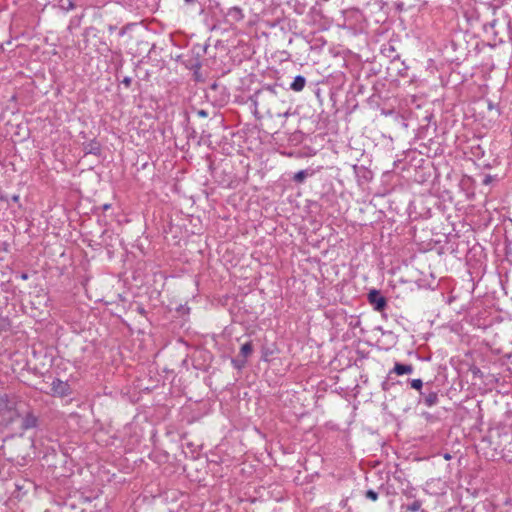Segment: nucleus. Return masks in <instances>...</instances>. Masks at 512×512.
Segmentation results:
<instances>
[{
    "label": "nucleus",
    "mask_w": 512,
    "mask_h": 512,
    "mask_svg": "<svg viewBox=\"0 0 512 512\" xmlns=\"http://www.w3.org/2000/svg\"><path fill=\"white\" fill-rule=\"evenodd\" d=\"M288 92L279 84L265 85L258 90L253 98V104L256 108L264 110L269 117H285L290 115L291 105L287 101Z\"/></svg>",
    "instance_id": "f257e3e1"
},
{
    "label": "nucleus",
    "mask_w": 512,
    "mask_h": 512,
    "mask_svg": "<svg viewBox=\"0 0 512 512\" xmlns=\"http://www.w3.org/2000/svg\"><path fill=\"white\" fill-rule=\"evenodd\" d=\"M495 39L499 43L512 44V21L508 16L497 18L491 23Z\"/></svg>",
    "instance_id": "f03ea898"
},
{
    "label": "nucleus",
    "mask_w": 512,
    "mask_h": 512,
    "mask_svg": "<svg viewBox=\"0 0 512 512\" xmlns=\"http://www.w3.org/2000/svg\"><path fill=\"white\" fill-rule=\"evenodd\" d=\"M439 402L438 392L431 389V383H426L425 390L420 392L419 403H423L427 407H433Z\"/></svg>",
    "instance_id": "7ed1b4c3"
},
{
    "label": "nucleus",
    "mask_w": 512,
    "mask_h": 512,
    "mask_svg": "<svg viewBox=\"0 0 512 512\" xmlns=\"http://www.w3.org/2000/svg\"><path fill=\"white\" fill-rule=\"evenodd\" d=\"M368 301L373 306L374 310L378 312L383 311L387 306L386 298L376 289L368 293Z\"/></svg>",
    "instance_id": "20e7f679"
},
{
    "label": "nucleus",
    "mask_w": 512,
    "mask_h": 512,
    "mask_svg": "<svg viewBox=\"0 0 512 512\" xmlns=\"http://www.w3.org/2000/svg\"><path fill=\"white\" fill-rule=\"evenodd\" d=\"M51 390L53 395L58 397H66L71 394V387L66 381L54 379L51 383Z\"/></svg>",
    "instance_id": "39448f33"
},
{
    "label": "nucleus",
    "mask_w": 512,
    "mask_h": 512,
    "mask_svg": "<svg viewBox=\"0 0 512 512\" xmlns=\"http://www.w3.org/2000/svg\"><path fill=\"white\" fill-rule=\"evenodd\" d=\"M414 368L411 364H402L396 362L393 369L389 372L395 373L397 375H405V374H411L413 372Z\"/></svg>",
    "instance_id": "423d86ee"
},
{
    "label": "nucleus",
    "mask_w": 512,
    "mask_h": 512,
    "mask_svg": "<svg viewBox=\"0 0 512 512\" xmlns=\"http://www.w3.org/2000/svg\"><path fill=\"white\" fill-rule=\"evenodd\" d=\"M227 16L235 22H240L245 17L243 10L238 6L229 8L227 11Z\"/></svg>",
    "instance_id": "0eeeda50"
},
{
    "label": "nucleus",
    "mask_w": 512,
    "mask_h": 512,
    "mask_svg": "<svg viewBox=\"0 0 512 512\" xmlns=\"http://www.w3.org/2000/svg\"><path fill=\"white\" fill-rule=\"evenodd\" d=\"M306 85V79L302 75H297L293 82L290 84V89L295 92H300L304 89Z\"/></svg>",
    "instance_id": "6e6552de"
},
{
    "label": "nucleus",
    "mask_w": 512,
    "mask_h": 512,
    "mask_svg": "<svg viewBox=\"0 0 512 512\" xmlns=\"http://www.w3.org/2000/svg\"><path fill=\"white\" fill-rule=\"evenodd\" d=\"M37 418L33 414H27L22 420V428L28 430L36 427Z\"/></svg>",
    "instance_id": "1a4fd4ad"
},
{
    "label": "nucleus",
    "mask_w": 512,
    "mask_h": 512,
    "mask_svg": "<svg viewBox=\"0 0 512 512\" xmlns=\"http://www.w3.org/2000/svg\"><path fill=\"white\" fill-rule=\"evenodd\" d=\"M86 153L98 155L100 154V145L96 140L90 141L85 147Z\"/></svg>",
    "instance_id": "9d476101"
},
{
    "label": "nucleus",
    "mask_w": 512,
    "mask_h": 512,
    "mask_svg": "<svg viewBox=\"0 0 512 512\" xmlns=\"http://www.w3.org/2000/svg\"><path fill=\"white\" fill-rule=\"evenodd\" d=\"M253 352V346L251 342L244 343L240 348V355L243 359H246Z\"/></svg>",
    "instance_id": "9b49d317"
},
{
    "label": "nucleus",
    "mask_w": 512,
    "mask_h": 512,
    "mask_svg": "<svg viewBox=\"0 0 512 512\" xmlns=\"http://www.w3.org/2000/svg\"><path fill=\"white\" fill-rule=\"evenodd\" d=\"M422 501L420 500H414L411 504H408L406 506H402V509H406L410 512H418L421 509Z\"/></svg>",
    "instance_id": "f8f14e48"
},
{
    "label": "nucleus",
    "mask_w": 512,
    "mask_h": 512,
    "mask_svg": "<svg viewBox=\"0 0 512 512\" xmlns=\"http://www.w3.org/2000/svg\"><path fill=\"white\" fill-rule=\"evenodd\" d=\"M308 172L306 170H300L296 172L293 176V181L296 183H302L307 178Z\"/></svg>",
    "instance_id": "ddd939ff"
},
{
    "label": "nucleus",
    "mask_w": 512,
    "mask_h": 512,
    "mask_svg": "<svg viewBox=\"0 0 512 512\" xmlns=\"http://www.w3.org/2000/svg\"><path fill=\"white\" fill-rule=\"evenodd\" d=\"M423 385H424V384H423V381H422L421 379H412V380H410V386H411V388H413V389H415V390L419 391V393H420L421 391H423V390H422Z\"/></svg>",
    "instance_id": "4468645a"
},
{
    "label": "nucleus",
    "mask_w": 512,
    "mask_h": 512,
    "mask_svg": "<svg viewBox=\"0 0 512 512\" xmlns=\"http://www.w3.org/2000/svg\"><path fill=\"white\" fill-rule=\"evenodd\" d=\"M231 362H232V365L234 366V368L240 370L245 366L246 359L235 358V359H232Z\"/></svg>",
    "instance_id": "2eb2a0df"
},
{
    "label": "nucleus",
    "mask_w": 512,
    "mask_h": 512,
    "mask_svg": "<svg viewBox=\"0 0 512 512\" xmlns=\"http://www.w3.org/2000/svg\"><path fill=\"white\" fill-rule=\"evenodd\" d=\"M365 496L371 501H376L378 499V493L372 489L367 490Z\"/></svg>",
    "instance_id": "dca6fc26"
},
{
    "label": "nucleus",
    "mask_w": 512,
    "mask_h": 512,
    "mask_svg": "<svg viewBox=\"0 0 512 512\" xmlns=\"http://www.w3.org/2000/svg\"><path fill=\"white\" fill-rule=\"evenodd\" d=\"M405 496L408 498H415L414 489L406 490L404 492Z\"/></svg>",
    "instance_id": "f3484780"
},
{
    "label": "nucleus",
    "mask_w": 512,
    "mask_h": 512,
    "mask_svg": "<svg viewBox=\"0 0 512 512\" xmlns=\"http://www.w3.org/2000/svg\"><path fill=\"white\" fill-rule=\"evenodd\" d=\"M131 82H132V79L130 77H125L123 80H122V83L126 86V87H129L131 85Z\"/></svg>",
    "instance_id": "a211bd4d"
},
{
    "label": "nucleus",
    "mask_w": 512,
    "mask_h": 512,
    "mask_svg": "<svg viewBox=\"0 0 512 512\" xmlns=\"http://www.w3.org/2000/svg\"><path fill=\"white\" fill-rule=\"evenodd\" d=\"M9 401V396L7 394L0 395V403H7Z\"/></svg>",
    "instance_id": "6ab92c4d"
},
{
    "label": "nucleus",
    "mask_w": 512,
    "mask_h": 512,
    "mask_svg": "<svg viewBox=\"0 0 512 512\" xmlns=\"http://www.w3.org/2000/svg\"><path fill=\"white\" fill-rule=\"evenodd\" d=\"M407 70H408V67H407V66H405L403 69L399 70V73H398V74H399L401 77H406V76H407Z\"/></svg>",
    "instance_id": "aec40b11"
},
{
    "label": "nucleus",
    "mask_w": 512,
    "mask_h": 512,
    "mask_svg": "<svg viewBox=\"0 0 512 512\" xmlns=\"http://www.w3.org/2000/svg\"><path fill=\"white\" fill-rule=\"evenodd\" d=\"M198 115L200 117H207L208 116V113L205 111V110H199L198 111Z\"/></svg>",
    "instance_id": "412c9836"
},
{
    "label": "nucleus",
    "mask_w": 512,
    "mask_h": 512,
    "mask_svg": "<svg viewBox=\"0 0 512 512\" xmlns=\"http://www.w3.org/2000/svg\"><path fill=\"white\" fill-rule=\"evenodd\" d=\"M22 280H27L29 278V275L27 273H21L19 276Z\"/></svg>",
    "instance_id": "4be33fe9"
},
{
    "label": "nucleus",
    "mask_w": 512,
    "mask_h": 512,
    "mask_svg": "<svg viewBox=\"0 0 512 512\" xmlns=\"http://www.w3.org/2000/svg\"><path fill=\"white\" fill-rule=\"evenodd\" d=\"M75 8V5L72 1H69V4H68V9H74Z\"/></svg>",
    "instance_id": "5701e85b"
},
{
    "label": "nucleus",
    "mask_w": 512,
    "mask_h": 512,
    "mask_svg": "<svg viewBox=\"0 0 512 512\" xmlns=\"http://www.w3.org/2000/svg\"><path fill=\"white\" fill-rule=\"evenodd\" d=\"M110 207H111V204H104L102 206L103 210H108V209H110Z\"/></svg>",
    "instance_id": "b1692460"
},
{
    "label": "nucleus",
    "mask_w": 512,
    "mask_h": 512,
    "mask_svg": "<svg viewBox=\"0 0 512 512\" xmlns=\"http://www.w3.org/2000/svg\"><path fill=\"white\" fill-rule=\"evenodd\" d=\"M12 200H13L14 202H17V201L19 200V195H13V196H12Z\"/></svg>",
    "instance_id": "393cba45"
},
{
    "label": "nucleus",
    "mask_w": 512,
    "mask_h": 512,
    "mask_svg": "<svg viewBox=\"0 0 512 512\" xmlns=\"http://www.w3.org/2000/svg\"><path fill=\"white\" fill-rule=\"evenodd\" d=\"M184 1H185V3H187V4H193V3H195L197 0H184Z\"/></svg>",
    "instance_id": "a878e982"
},
{
    "label": "nucleus",
    "mask_w": 512,
    "mask_h": 512,
    "mask_svg": "<svg viewBox=\"0 0 512 512\" xmlns=\"http://www.w3.org/2000/svg\"><path fill=\"white\" fill-rule=\"evenodd\" d=\"M445 458H446V459H449V458H450V455H449V454H446V455H445Z\"/></svg>",
    "instance_id": "bb28decb"
},
{
    "label": "nucleus",
    "mask_w": 512,
    "mask_h": 512,
    "mask_svg": "<svg viewBox=\"0 0 512 512\" xmlns=\"http://www.w3.org/2000/svg\"><path fill=\"white\" fill-rule=\"evenodd\" d=\"M421 512H426L425 510H421Z\"/></svg>",
    "instance_id": "cd10ccee"
}]
</instances>
